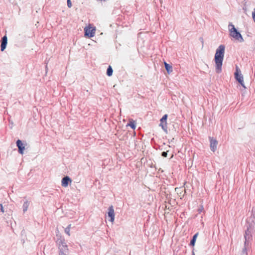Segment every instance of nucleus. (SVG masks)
<instances>
[{
    "mask_svg": "<svg viewBox=\"0 0 255 255\" xmlns=\"http://www.w3.org/2000/svg\"><path fill=\"white\" fill-rule=\"evenodd\" d=\"M225 47L223 45H220L216 51L215 55V62L216 65V71L220 73L222 71V66L224 57Z\"/></svg>",
    "mask_w": 255,
    "mask_h": 255,
    "instance_id": "obj_1",
    "label": "nucleus"
},
{
    "mask_svg": "<svg viewBox=\"0 0 255 255\" xmlns=\"http://www.w3.org/2000/svg\"><path fill=\"white\" fill-rule=\"evenodd\" d=\"M247 229L245 231L244 238L245 239V245L250 244L251 241L252 240V232L254 229V223H248L246 225Z\"/></svg>",
    "mask_w": 255,
    "mask_h": 255,
    "instance_id": "obj_2",
    "label": "nucleus"
},
{
    "mask_svg": "<svg viewBox=\"0 0 255 255\" xmlns=\"http://www.w3.org/2000/svg\"><path fill=\"white\" fill-rule=\"evenodd\" d=\"M230 35L231 37L234 38L235 40L239 41H243V38L239 32L235 27L234 25L232 24L229 25Z\"/></svg>",
    "mask_w": 255,
    "mask_h": 255,
    "instance_id": "obj_3",
    "label": "nucleus"
},
{
    "mask_svg": "<svg viewBox=\"0 0 255 255\" xmlns=\"http://www.w3.org/2000/svg\"><path fill=\"white\" fill-rule=\"evenodd\" d=\"M58 245L59 255H67L68 253V249L64 240H58L57 241Z\"/></svg>",
    "mask_w": 255,
    "mask_h": 255,
    "instance_id": "obj_4",
    "label": "nucleus"
},
{
    "mask_svg": "<svg viewBox=\"0 0 255 255\" xmlns=\"http://www.w3.org/2000/svg\"><path fill=\"white\" fill-rule=\"evenodd\" d=\"M96 30L95 27H93L89 24L84 28L85 36L89 38L93 37L95 34Z\"/></svg>",
    "mask_w": 255,
    "mask_h": 255,
    "instance_id": "obj_5",
    "label": "nucleus"
},
{
    "mask_svg": "<svg viewBox=\"0 0 255 255\" xmlns=\"http://www.w3.org/2000/svg\"><path fill=\"white\" fill-rule=\"evenodd\" d=\"M240 71L239 68L237 67L236 71L235 73V76L236 80L241 84V85L244 88H245V84L244 83L243 76L240 73Z\"/></svg>",
    "mask_w": 255,
    "mask_h": 255,
    "instance_id": "obj_6",
    "label": "nucleus"
},
{
    "mask_svg": "<svg viewBox=\"0 0 255 255\" xmlns=\"http://www.w3.org/2000/svg\"><path fill=\"white\" fill-rule=\"evenodd\" d=\"M210 141V147L213 152H215L217 149V146L218 144V141L213 137H209Z\"/></svg>",
    "mask_w": 255,
    "mask_h": 255,
    "instance_id": "obj_7",
    "label": "nucleus"
},
{
    "mask_svg": "<svg viewBox=\"0 0 255 255\" xmlns=\"http://www.w3.org/2000/svg\"><path fill=\"white\" fill-rule=\"evenodd\" d=\"M16 145L18 148V152L21 154H23L24 150H25V146L23 144L22 141L20 139H18L16 141Z\"/></svg>",
    "mask_w": 255,
    "mask_h": 255,
    "instance_id": "obj_8",
    "label": "nucleus"
},
{
    "mask_svg": "<svg viewBox=\"0 0 255 255\" xmlns=\"http://www.w3.org/2000/svg\"><path fill=\"white\" fill-rule=\"evenodd\" d=\"M108 216L110 218L109 221L113 222L115 220V212L114 207L112 205L110 206L108 208Z\"/></svg>",
    "mask_w": 255,
    "mask_h": 255,
    "instance_id": "obj_9",
    "label": "nucleus"
},
{
    "mask_svg": "<svg viewBox=\"0 0 255 255\" xmlns=\"http://www.w3.org/2000/svg\"><path fill=\"white\" fill-rule=\"evenodd\" d=\"M71 181L72 180L69 176H65L62 179L61 185L63 187H66Z\"/></svg>",
    "mask_w": 255,
    "mask_h": 255,
    "instance_id": "obj_10",
    "label": "nucleus"
},
{
    "mask_svg": "<svg viewBox=\"0 0 255 255\" xmlns=\"http://www.w3.org/2000/svg\"><path fill=\"white\" fill-rule=\"evenodd\" d=\"M7 42V38L6 35H4L2 38L1 40V51H3L6 48V44Z\"/></svg>",
    "mask_w": 255,
    "mask_h": 255,
    "instance_id": "obj_11",
    "label": "nucleus"
},
{
    "mask_svg": "<svg viewBox=\"0 0 255 255\" xmlns=\"http://www.w3.org/2000/svg\"><path fill=\"white\" fill-rule=\"evenodd\" d=\"M167 118V115H165L160 120V126L162 128H164L166 126V121Z\"/></svg>",
    "mask_w": 255,
    "mask_h": 255,
    "instance_id": "obj_12",
    "label": "nucleus"
},
{
    "mask_svg": "<svg viewBox=\"0 0 255 255\" xmlns=\"http://www.w3.org/2000/svg\"><path fill=\"white\" fill-rule=\"evenodd\" d=\"M198 236V233H196L194 236H193L192 239L190 241V243L189 245L194 247L195 245L196 241L197 239V238Z\"/></svg>",
    "mask_w": 255,
    "mask_h": 255,
    "instance_id": "obj_13",
    "label": "nucleus"
},
{
    "mask_svg": "<svg viewBox=\"0 0 255 255\" xmlns=\"http://www.w3.org/2000/svg\"><path fill=\"white\" fill-rule=\"evenodd\" d=\"M250 246V244H248L246 246L245 243H244V247L242 251V255H248V250L249 249Z\"/></svg>",
    "mask_w": 255,
    "mask_h": 255,
    "instance_id": "obj_14",
    "label": "nucleus"
},
{
    "mask_svg": "<svg viewBox=\"0 0 255 255\" xmlns=\"http://www.w3.org/2000/svg\"><path fill=\"white\" fill-rule=\"evenodd\" d=\"M29 203L28 202V201L27 200H26L24 202L23 206H22L23 211L24 213H25L26 211H27L28 207L29 206Z\"/></svg>",
    "mask_w": 255,
    "mask_h": 255,
    "instance_id": "obj_15",
    "label": "nucleus"
},
{
    "mask_svg": "<svg viewBox=\"0 0 255 255\" xmlns=\"http://www.w3.org/2000/svg\"><path fill=\"white\" fill-rule=\"evenodd\" d=\"M130 127V128H133L136 126L135 121L133 120H130L129 123L127 125V127Z\"/></svg>",
    "mask_w": 255,
    "mask_h": 255,
    "instance_id": "obj_16",
    "label": "nucleus"
},
{
    "mask_svg": "<svg viewBox=\"0 0 255 255\" xmlns=\"http://www.w3.org/2000/svg\"><path fill=\"white\" fill-rule=\"evenodd\" d=\"M164 65L166 70H167L168 73H171L172 71V67L171 65L167 64L166 62H164Z\"/></svg>",
    "mask_w": 255,
    "mask_h": 255,
    "instance_id": "obj_17",
    "label": "nucleus"
},
{
    "mask_svg": "<svg viewBox=\"0 0 255 255\" xmlns=\"http://www.w3.org/2000/svg\"><path fill=\"white\" fill-rule=\"evenodd\" d=\"M113 69L111 66H109L107 69V74L109 76H111L113 74Z\"/></svg>",
    "mask_w": 255,
    "mask_h": 255,
    "instance_id": "obj_18",
    "label": "nucleus"
},
{
    "mask_svg": "<svg viewBox=\"0 0 255 255\" xmlns=\"http://www.w3.org/2000/svg\"><path fill=\"white\" fill-rule=\"evenodd\" d=\"M70 230L69 228H66L65 229V233L67 234L68 236H70Z\"/></svg>",
    "mask_w": 255,
    "mask_h": 255,
    "instance_id": "obj_19",
    "label": "nucleus"
},
{
    "mask_svg": "<svg viewBox=\"0 0 255 255\" xmlns=\"http://www.w3.org/2000/svg\"><path fill=\"white\" fill-rule=\"evenodd\" d=\"M204 211V208L203 206H201V207L198 209V212L199 213H202Z\"/></svg>",
    "mask_w": 255,
    "mask_h": 255,
    "instance_id": "obj_20",
    "label": "nucleus"
},
{
    "mask_svg": "<svg viewBox=\"0 0 255 255\" xmlns=\"http://www.w3.org/2000/svg\"><path fill=\"white\" fill-rule=\"evenodd\" d=\"M67 6L69 8L71 7L72 6V3L71 2L70 0H67Z\"/></svg>",
    "mask_w": 255,
    "mask_h": 255,
    "instance_id": "obj_21",
    "label": "nucleus"
},
{
    "mask_svg": "<svg viewBox=\"0 0 255 255\" xmlns=\"http://www.w3.org/2000/svg\"><path fill=\"white\" fill-rule=\"evenodd\" d=\"M161 155L164 157H166L167 156V151H163L161 153Z\"/></svg>",
    "mask_w": 255,
    "mask_h": 255,
    "instance_id": "obj_22",
    "label": "nucleus"
},
{
    "mask_svg": "<svg viewBox=\"0 0 255 255\" xmlns=\"http://www.w3.org/2000/svg\"><path fill=\"white\" fill-rule=\"evenodd\" d=\"M252 16L254 21L255 22V8L254 9V11L252 12Z\"/></svg>",
    "mask_w": 255,
    "mask_h": 255,
    "instance_id": "obj_23",
    "label": "nucleus"
},
{
    "mask_svg": "<svg viewBox=\"0 0 255 255\" xmlns=\"http://www.w3.org/2000/svg\"><path fill=\"white\" fill-rule=\"evenodd\" d=\"M0 212L2 213H4V211L3 207L2 206V204H0Z\"/></svg>",
    "mask_w": 255,
    "mask_h": 255,
    "instance_id": "obj_24",
    "label": "nucleus"
},
{
    "mask_svg": "<svg viewBox=\"0 0 255 255\" xmlns=\"http://www.w3.org/2000/svg\"><path fill=\"white\" fill-rule=\"evenodd\" d=\"M164 131L166 132V133H167V128H162Z\"/></svg>",
    "mask_w": 255,
    "mask_h": 255,
    "instance_id": "obj_25",
    "label": "nucleus"
},
{
    "mask_svg": "<svg viewBox=\"0 0 255 255\" xmlns=\"http://www.w3.org/2000/svg\"><path fill=\"white\" fill-rule=\"evenodd\" d=\"M66 228H69V230H70L71 224L69 225Z\"/></svg>",
    "mask_w": 255,
    "mask_h": 255,
    "instance_id": "obj_26",
    "label": "nucleus"
},
{
    "mask_svg": "<svg viewBox=\"0 0 255 255\" xmlns=\"http://www.w3.org/2000/svg\"><path fill=\"white\" fill-rule=\"evenodd\" d=\"M192 255H195L193 250L192 251Z\"/></svg>",
    "mask_w": 255,
    "mask_h": 255,
    "instance_id": "obj_27",
    "label": "nucleus"
}]
</instances>
